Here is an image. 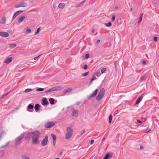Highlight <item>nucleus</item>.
<instances>
[{"mask_svg": "<svg viewBox=\"0 0 159 159\" xmlns=\"http://www.w3.org/2000/svg\"><path fill=\"white\" fill-rule=\"evenodd\" d=\"M17 13L19 14L21 13H22L23 12V11H17Z\"/></svg>", "mask_w": 159, "mask_h": 159, "instance_id": "8fccbe9b", "label": "nucleus"}, {"mask_svg": "<svg viewBox=\"0 0 159 159\" xmlns=\"http://www.w3.org/2000/svg\"><path fill=\"white\" fill-rule=\"evenodd\" d=\"M96 79V78L95 76H93L92 78L91 79V82H92L94 80Z\"/></svg>", "mask_w": 159, "mask_h": 159, "instance_id": "c03bdc74", "label": "nucleus"}, {"mask_svg": "<svg viewBox=\"0 0 159 159\" xmlns=\"http://www.w3.org/2000/svg\"><path fill=\"white\" fill-rule=\"evenodd\" d=\"M105 139V138H103L102 139V142H103L104 141Z\"/></svg>", "mask_w": 159, "mask_h": 159, "instance_id": "0e129e2a", "label": "nucleus"}, {"mask_svg": "<svg viewBox=\"0 0 159 159\" xmlns=\"http://www.w3.org/2000/svg\"><path fill=\"white\" fill-rule=\"evenodd\" d=\"M0 35L3 37H6L8 36L9 34L7 32H0Z\"/></svg>", "mask_w": 159, "mask_h": 159, "instance_id": "f8f14e48", "label": "nucleus"}, {"mask_svg": "<svg viewBox=\"0 0 159 159\" xmlns=\"http://www.w3.org/2000/svg\"><path fill=\"white\" fill-rule=\"evenodd\" d=\"M105 93V91L104 89H101L98 95L96 97V99L98 101H99L101 100L104 96Z\"/></svg>", "mask_w": 159, "mask_h": 159, "instance_id": "f03ea898", "label": "nucleus"}, {"mask_svg": "<svg viewBox=\"0 0 159 159\" xmlns=\"http://www.w3.org/2000/svg\"><path fill=\"white\" fill-rule=\"evenodd\" d=\"M98 90L96 89L93 91L87 97V99L89 100L91 99L92 98L95 97L97 94Z\"/></svg>", "mask_w": 159, "mask_h": 159, "instance_id": "39448f33", "label": "nucleus"}, {"mask_svg": "<svg viewBox=\"0 0 159 159\" xmlns=\"http://www.w3.org/2000/svg\"><path fill=\"white\" fill-rule=\"evenodd\" d=\"M78 115V111H77L74 109V108H73V111L72 113V115L74 116H76Z\"/></svg>", "mask_w": 159, "mask_h": 159, "instance_id": "dca6fc26", "label": "nucleus"}, {"mask_svg": "<svg viewBox=\"0 0 159 159\" xmlns=\"http://www.w3.org/2000/svg\"><path fill=\"white\" fill-rule=\"evenodd\" d=\"M16 46V45L15 43H10L9 44V46L10 48H13Z\"/></svg>", "mask_w": 159, "mask_h": 159, "instance_id": "393cba45", "label": "nucleus"}, {"mask_svg": "<svg viewBox=\"0 0 159 159\" xmlns=\"http://www.w3.org/2000/svg\"><path fill=\"white\" fill-rule=\"evenodd\" d=\"M92 83V82H91V81L90 82V83L89 84V85H90Z\"/></svg>", "mask_w": 159, "mask_h": 159, "instance_id": "338daca9", "label": "nucleus"}, {"mask_svg": "<svg viewBox=\"0 0 159 159\" xmlns=\"http://www.w3.org/2000/svg\"><path fill=\"white\" fill-rule=\"evenodd\" d=\"M88 66L87 65L85 64L84 66L83 67V68L85 70L86 69L88 68Z\"/></svg>", "mask_w": 159, "mask_h": 159, "instance_id": "a18cd8bd", "label": "nucleus"}, {"mask_svg": "<svg viewBox=\"0 0 159 159\" xmlns=\"http://www.w3.org/2000/svg\"><path fill=\"white\" fill-rule=\"evenodd\" d=\"M112 119V114H111L109 115V123H111V120Z\"/></svg>", "mask_w": 159, "mask_h": 159, "instance_id": "bb28decb", "label": "nucleus"}, {"mask_svg": "<svg viewBox=\"0 0 159 159\" xmlns=\"http://www.w3.org/2000/svg\"><path fill=\"white\" fill-rule=\"evenodd\" d=\"M72 91V89L70 88H67V89L66 90H65L64 91V94H66L67 93H70Z\"/></svg>", "mask_w": 159, "mask_h": 159, "instance_id": "6ab92c4d", "label": "nucleus"}, {"mask_svg": "<svg viewBox=\"0 0 159 159\" xmlns=\"http://www.w3.org/2000/svg\"><path fill=\"white\" fill-rule=\"evenodd\" d=\"M6 21V18L5 17H3L2 18L1 22V23L2 24H4L5 23Z\"/></svg>", "mask_w": 159, "mask_h": 159, "instance_id": "b1692460", "label": "nucleus"}, {"mask_svg": "<svg viewBox=\"0 0 159 159\" xmlns=\"http://www.w3.org/2000/svg\"><path fill=\"white\" fill-rule=\"evenodd\" d=\"M52 91H53V90L52 88L47 91H45V93H47L49 92H52Z\"/></svg>", "mask_w": 159, "mask_h": 159, "instance_id": "4c0bfd02", "label": "nucleus"}, {"mask_svg": "<svg viewBox=\"0 0 159 159\" xmlns=\"http://www.w3.org/2000/svg\"><path fill=\"white\" fill-rule=\"evenodd\" d=\"M42 104L43 106H46L49 103L47 99L46 98H43L42 100Z\"/></svg>", "mask_w": 159, "mask_h": 159, "instance_id": "9d476101", "label": "nucleus"}, {"mask_svg": "<svg viewBox=\"0 0 159 159\" xmlns=\"http://www.w3.org/2000/svg\"><path fill=\"white\" fill-rule=\"evenodd\" d=\"M146 61L145 60H143L142 61V63L143 64H145L146 63Z\"/></svg>", "mask_w": 159, "mask_h": 159, "instance_id": "864d4df0", "label": "nucleus"}, {"mask_svg": "<svg viewBox=\"0 0 159 159\" xmlns=\"http://www.w3.org/2000/svg\"><path fill=\"white\" fill-rule=\"evenodd\" d=\"M19 15V14L17 13V12L16 11L15 12L13 16V17H12V19H14V18H16L17 16H18Z\"/></svg>", "mask_w": 159, "mask_h": 159, "instance_id": "cd10ccee", "label": "nucleus"}, {"mask_svg": "<svg viewBox=\"0 0 159 159\" xmlns=\"http://www.w3.org/2000/svg\"><path fill=\"white\" fill-rule=\"evenodd\" d=\"M85 2V0L83 1L80 3L77 4L76 6V7H81L83 6L84 3Z\"/></svg>", "mask_w": 159, "mask_h": 159, "instance_id": "aec40b11", "label": "nucleus"}, {"mask_svg": "<svg viewBox=\"0 0 159 159\" xmlns=\"http://www.w3.org/2000/svg\"><path fill=\"white\" fill-rule=\"evenodd\" d=\"M44 90L43 88H39L37 89L36 90V91H43Z\"/></svg>", "mask_w": 159, "mask_h": 159, "instance_id": "c9c22d12", "label": "nucleus"}, {"mask_svg": "<svg viewBox=\"0 0 159 159\" xmlns=\"http://www.w3.org/2000/svg\"><path fill=\"white\" fill-rule=\"evenodd\" d=\"M100 42V40H97V41H96V44H98Z\"/></svg>", "mask_w": 159, "mask_h": 159, "instance_id": "bf43d9fd", "label": "nucleus"}, {"mask_svg": "<svg viewBox=\"0 0 159 159\" xmlns=\"http://www.w3.org/2000/svg\"><path fill=\"white\" fill-rule=\"evenodd\" d=\"M26 17V16H23L20 17L18 20V23H20L22 22Z\"/></svg>", "mask_w": 159, "mask_h": 159, "instance_id": "ddd939ff", "label": "nucleus"}, {"mask_svg": "<svg viewBox=\"0 0 159 159\" xmlns=\"http://www.w3.org/2000/svg\"><path fill=\"white\" fill-rule=\"evenodd\" d=\"M137 122L139 123H142V122L140 120H137Z\"/></svg>", "mask_w": 159, "mask_h": 159, "instance_id": "680f3d73", "label": "nucleus"}, {"mask_svg": "<svg viewBox=\"0 0 159 159\" xmlns=\"http://www.w3.org/2000/svg\"><path fill=\"white\" fill-rule=\"evenodd\" d=\"M106 25L108 27H110L111 25V23L110 22H109L108 23H106Z\"/></svg>", "mask_w": 159, "mask_h": 159, "instance_id": "58836bf2", "label": "nucleus"}, {"mask_svg": "<svg viewBox=\"0 0 159 159\" xmlns=\"http://www.w3.org/2000/svg\"><path fill=\"white\" fill-rule=\"evenodd\" d=\"M90 54L89 53H87L85 55V57L86 59L88 58L89 57Z\"/></svg>", "mask_w": 159, "mask_h": 159, "instance_id": "79ce46f5", "label": "nucleus"}, {"mask_svg": "<svg viewBox=\"0 0 159 159\" xmlns=\"http://www.w3.org/2000/svg\"><path fill=\"white\" fill-rule=\"evenodd\" d=\"M13 60V57H11L5 59L4 62L7 64H8L11 62Z\"/></svg>", "mask_w": 159, "mask_h": 159, "instance_id": "9b49d317", "label": "nucleus"}, {"mask_svg": "<svg viewBox=\"0 0 159 159\" xmlns=\"http://www.w3.org/2000/svg\"><path fill=\"white\" fill-rule=\"evenodd\" d=\"M32 90V89H26L25 91V93H27V92H30Z\"/></svg>", "mask_w": 159, "mask_h": 159, "instance_id": "e433bc0d", "label": "nucleus"}, {"mask_svg": "<svg viewBox=\"0 0 159 159\" xmlns=\"http://www.w3.org/2000/svg\"><path fill=\"white\" fill-rule=\"evenodd\" d=\"M31 134H32L34 136V137L39 138L40 137V135L41 134L40 133L38 130H36L34 132H31Z\"/></svg>", "mask_w": 159, "mask_h": 159, "instance_id": "6e6552de", "label": "nucleus"}, {"mask_svg": "<svg viewBox=\"0 0 159 159\" xmlns=\"http://www.w3.org/2000/svg\"><path fill=\"white\" fill-rule=\"evenodd\" d=\"M31 30L30 29H28L26 30V32L28 33H30L31 32Z\"/></svg>", "mask_w": 159, "mask_h": 159, "instance_id": "49530a36", "label": "nucleus"}, {"mask_svg": "<svg viewBox=\"0 0 159 159\" xmlns=\"http://www.w3.org/2000/svg\"><path fill=\"white\" fill-rule=\"evenodd\" d=\"M40 105L39 104H37L35 105L34 109L36 111H38L40 110Z\"/></svg>", "mask_w": 159, "mask_h": 159, "instance_id": "f3484780", "label": "nucleus"}, {"mask_svg": "<svg viewBox=\"0 0 159 159\" xmlns=\"http://www.w3.org/2000/svg\"><path fill=\"white\" fill-rule=\"evenodd\" d=\"M34 106L33 105H32L31 104H30L28 106L27 108L29 109H33L34 108Z\"/></svg>", "mask_w": 159, "mask_h": 159, "instance_id": "a878e982", "label": "nucleus"}, {"mask_svg": "<svg viewBox=\"0 0 159 159\" xmlns=\"http://www.w3.org/2000/svg\"><path fill=\"white\" fill-rule=\"evenodd\" d=\"M55 123L52 121L48 122L44 125L45 127L46 128H50L53 126Z\"/></svg>", "mask_w": 159, "mask_h": 159, "instance_id": "423d86ee", "label": "nucleus"}, {"mask_svg": "<svg viewBox=\"0 0 159 159\" xmlns=\"http://www.w3.org/2000/svg\"><path fill=\"white\" fill-rule=\"evenodd\" d=\"M112 157V155L110 154L109 153H107L106 154L104 157H103V159H109Z\"/></svg>", "mask_w": 159, "mask_h": 159, "instance_id": "2eb2a0df", "label": "nucleus"}, {"mask_svg": "<svg viewBox=\"0 0 159 159\" xmlns=\"http://www.w3.org/2000/svg\"><path fill=\"white\" fill-rule=\"evenodd\" d=\"M9 142H8L5 145L2 146L0 147V148H3L5 147H6L7 146H8V145L9 144Z\"/></svg>", "mask_w": 159, "mask_h": 159, "instance_id": "7c9ffc66", "label": "nucleus"}, {"mask_svg": "<svg viewBox=\"0 0 159 159\" xmlns=\"http://www.w3.org/2000/svg\"><path fill=\"white\" fill-rule=\"evenodd\" d=\"M114 62H115L114 65H115V67H116V61H115Z\"/></svg>", "mask_w": 159, "mask_h": 159, "instance_id": "69168bd1", "label": "nucleus"}, {"mask_svg": "<svg viewBox=\"0 0 159 159\" xmlns=\"http://www.w3.org/2000/svg\"><path fill=\"white\" fill-rule=\"evenodd\" d=\"M40 27H39L37 29V30L35 33V34H37L39 32L40 30Z\"/></svg>", "mask_w": 159, "mask_h": 159, "instance_id": "ea45409f", "label": "nucleus"}, {"mask_svg": "<svg viewBox=\"0 0 159 159\" xmlns=\"http://www.w3.org/2000/svg\"><path fill=\"white\" fill-rule=\"evenodd\" d=\"M22 139H23L20 135L16 137L15 140V146H17L20 144L22 142L21 140Z\"/></svg>", "mask_w": 159, "mask_h": 159, "instance_id": "20e7f679", "label": "nucleus"}, {"mask_svg": "<svg viewBox=\"0 0 159 159\" xmlns=\"http://www.w3.org/2000/svg\"><path fill=\"white\" fill-rule=\"evenodd\" d=\"M94 142V140L92 139L90 141V144H93Z\"/></svg>", "mask_w": 159, "mask_h": 159, "instance_id": "09e8293b", "label": "nucleus"}, {"mask_svg": "<svg viewBox=\"0 0 159 159\" xmlns=\"http://www.w3.org/2000/svg\"><path fill=\"white\" fill-rule=\"evenodd\" d=\"M65 6V4L64 3H61L59 4L58 7L60 8H63Z\"/></svg>", "mask_w": 159, "mask_h": 159, "instance_id": "4be33fe9", "label": "nucleus"}, {"mask_svg": "<svg viewBox=\"0 0 159 159\" xmlns=\"http://www.w3.org/2000/svg\"><path fill=\"white\" fill-rule=\"evenodd\" d=\"M50 103L52 105H53L54 104V99L53 98H50L49 99Z\"/></svg>", "mask_w": 159, "mask_h": 159, "instance_id": "5701e85b", "label": "nucleus"}, {"mask_svg": "<svg viewBox=\"0 0 159 159\" xmlns=\"http://www.w3.org/2000/svg\"><path fill=\"white\" fill-rule=\"evenodd\" d=\"M95 31V30L94 29H93L92 30V33H93Z\"/></svg>", "mask_w": 159, "mask_h": 159, "instance_id": "e2e57ef3", "label": "nucleus"}, {"mask_svg": "<svg viewBox=\"0 0 159 159\" xmlns=\"http://www.w3.org/2000/svg\"><path fill=\"white\" fill-rule=\"evenodd\" d=\"M151 130V129L150 128L148 129V131L146 132V133H148Z\"/></svg>", "mask_w": 159, "mask_h": 159, "instance_id": "4d7b16f0", "label": "nucleus"}, {"mask_svg": "<svg viewBox=\"0 0 159 159\" xmlns=\"http://www.w3.org/2000/svg\"><path fill=\"white\" fill-rule=\"evenodd\" d=\"M48 135H46L41 142V145L43 146L46 145L48 143Z\"/></svg>", "mask_w": 159, "mask_h": 159, "instance_id": "0eeeda50", "label": "nucleus"}, {"mask_svg": "<svg viewBox=\"0 0 159 159\" xmlns=\"http://www.w3.org/2000/svg\"><path fill=\"white\" fill-rule=\"evenodd\" d=\"M51 136L52 138V141H56V136L53 134H52Z\"/></svg>", "mask_w": 159, "mask_h": 159, "instance_id": "c85d7f7f", "label": "nucleus"}, {"mask_svg": "<svg viewBox=\"0 0 159 159\" xmlns=\"http://www.w3.org/2000/svg\"><path fill=\"white\" fill-rule=\"evenodd\" d=\"M20 7H25L27 6V4L24 2H21L20 3Z\"/></svg>", "mask_w": 159, "mask_h": 159, "instance_id": "412c9836", "label": "nucleus"}, {"mask_svg": "<svg viewBox=\"0 0 159 159\" xmlns=\"http://www.w3.org/2000/svg\"><path fill=\"white\" fill-rule=\"evenodd\" d=\"M39 138L33 137L32 138V143L33 144H39L40 142L39 141Z\"/></svg>", "mask_w": 159, "mask_h": 159, "instance_id": "1a4fd4ad", "label": "nucleus"}, {"mask_svg": "<svg viewBox=\"0 0 159 159\" xmlns=\"http://www.w3.org/2000/svg\"><path fill=\"white\" fill-rule=\"evenodd\" d=\"M106 70H107V69L106 68H103L101 70V72L102 74H103V73H104Z\"/></svg>", "mask_w": 159, "mask_h": 159, "instance_id": "72a5a7b5", "label": "nucleus"}, {"mask_svg": "<svg viewBox=\"0 0 159 159\" xmlns=\"http://www.w3.org/2000/svg\"><path fill=\"white\" fill-rule=\"evenodd\" d=\"M143 13H141V14L140 16V17H139V21L138 22V23H140L142 19V17H143Z\"/></svg>", "mask_w": 159, "mask_h": 159, "instance_id": "c756f323", "label": "nucleus"}, {"mask_svg": "<svg viewBox=\"0 0 159 159\" xmlns=\"http://www.w3.org/2000/svg\"><path fill=\"white\" fill-rule=\"evenodd\" d=\"M31 134V132L27 131L24 132L22 134H21L20 136L22 137V139H26L30 138Z\"/></svg>", "mask_w": 159, "mask_h": 159, "instance_id": "7ed1b4c3", "label": "nucleus"}, {"mask_svg": "<svg viewBox=\"0 0 159 159\" xmlns=\"http://www.w3.org/2000/svg\"><path fill=\"white\" fill-rule=\"evenodd\" d=\"M21 157L22 159H30L29 157H27L25 155H22Z\"/></svg>", "mask_w": 159, "mask_h": 159, "instance_id": "473e14b6", "label": "nucleus"}, {"mask_svg": "<svg viewBox=\"0 0 159 159\" xmlns=\"http://www.w3.org/2000/svg\"><path fill=\"white\" fill-rule=\"evenodd\" d=\"M145 78V77L144 76H143V77H141V78H140V80L141 81H143L144 78Z\"/></svg>", "mask_w": 159, "mask_h": 159, "instance_id": "3c124183", "label": "nucleus"}, {"mask_svg": "<svg viewBox=\"0 0 159 159\" xmlns=\"http://www.w3.org/2000/svg\"><path fill=\"white\" fill-rule=\"evenodd\" d=\"M40 55H38V56L36 57H35L34 58V60H36L38 59V58L40 56Z\"/></svg>", "mask_w": 159, "mask_h": 159, "instance_id": "de8ad7c7", "label": "nucleus"}, {"mask_svg": "<svg viewBox=\"0 0 159 159\" xmlns=\"http://www.w3.org/2000/svg\"><path fill=\"white\" fill-rule=\"evenodd\" d=\"M8 94V93H6L3 95L1 97V99H3Z\"/></svg>", "mask_w": 159, "mask_h": 159, "instance_id": "a19ab883", "label": "nucleus"}, {"mask_svg": "<svg viewBox=\"0 0 159 159\" xmlns=\"http://www.w3.org/2000/svg\"><path fill=\"white\" fill-rule=\"evenodd\" d=\"M157 37L156 36H155L153 38V40H157Z\"/></svg>", "mask_w": 159, "mask_h": 159, "instance_id": "6e6d98bb", "label": "nucleus"}, {"mask_svg": "<svg viewBox=\"0 0 159 159\" xmlns=\"http://www.w3.org/2000/svg\"><path fill=\"white\" fill-rule=\"evenodd\" d=\"M115 8H116V9H117L118 8V7H115Z\"/></svg>", "mask_w": 159, "mask_h": 159, "instance_id": "774afa93", "label": "nucleus"}, {"mask_svg": "<svg viewBox=\"0 0 159 159\" xmlns=\"http://www.w3.org/2000/svg\"><path fill=\"white\" fill-rule=\"evenodd\" d=\"M115 18H116V17H115V16L113 15L112 16V18H111V21H114L115 19Z\"/></svg>", "mask_w": 159, "mask_h": 159, "instance_id": "37998d69", "label": "nucleus"}, {"mask_svg": "<svg viewBox=\"0 0 159 159\" xmlns=\"http://www.w3.org/2000/svg\"><path fill=\"white\" fill-rule=\"evenodd\" d=\"M143 98V96H140L136 101L135 103L136 104H138L140 102Z\"/></svg>", "mask_w": 159, "mask_h": 159, "instance_id": "a211bd4d", "label": "nucleus"}, {"mask_svg": "<svg viewBox=\"0 0 159 159\" xmlns=\"http://www.w3.org/2000/svg\"><path fill=\"white\" fill-rule=\"evenodd\" d=\"M101 75V73L99 71L96 72L95 74H94L93 75H96L98 77H99Z\"/></svg>", "mask_w": 159, "mask_h": 159, "instance_id": "2f4dec72", "label": "nucleus"}, {"mask_svg": "<svg viewBox=\"0 0 159 159\" xmlns=\"http://www.w3.org/2000/svg\"><path fill=\"white\" fill-rule=\"evenodd\" d=\"M20 7V4L18 5H16V6H15V7L16 8H18V7Z\"/></svg>", "mask_w": 159, "mask_h": 159, "instance_id": "603ef678", "label": "nucleus"}, {"mask_svg": "<svg viewBox=\"0 0 159 159\" xmlns=\"http://www.w3.org/2000/svg\"><path fill=\"white\" fill-rule=\"evenodd\" d=\"M52 88L53 91H58L61 90L62 89V87L61 86H57Z\"/></svg>", "mask_w": 159, "mask_h": 159, "instance_id": "4468645a", "label": "nucleus"}, {"mask_svg": "<svg viewBox=\"0 0 159 159\" xmlns=\"http://www.w3.org/2000/svg\"><path fill=\"white\" fill-rule=\"evenodd\" d=\"M140 148L141 149H143V146H141Z\"/></svg>", "mask_w": 159, "mask_h": 159, "instance_id": "052dcab7", "label": "nucleus"}, {"mask_svg": "<svg viewBox=\"0 0 159 159\" xmlns=\"http://www.w3.org/2000/svg\"><path fill=\"white\" fill-rule=\"evenodd\" d=\"M85 129H84L83 131L80 133V135H82L84 133V132H85Z\"/></svg>", "mask_w": 159, "mask_h": 159, "instance_id": "5fc2aeb1", "label": "nucleus"}, {"mask_svg": "<svg viewBox=\"0 0 159 159\" xmlns=\"http://www.w3.org/2000/svg\"><path fill=\"white\" fill-rule=\"evenodd\" d=\"M56 141H52V143H53V146H54L55 145Z\"/></svg>", "mask_w": 159, "mask_h": 159, "instance_id": "13d9d810", "label": "nucleus"}, {"mask_svg": "<svg viewBox=\"0 0 159 159\" xmlns=\"http://www.w3.org/2000/svg\"><path fill=\"white\" fill-rule=\"evenodd\" d=\"M66 130L67 133L66 135L65 139H68L72 136L73 130L71 127H67Z\"/></svg>", "mask_w": 159, "mask_h": 159, "instance_id": "f257e3e1", "label": "nucleus"}, {"mask_svg": "<svg viewBox=\"0 0 159 159\" xmlns=\"http://www.w3.org/2000/svg\"><path fill=\"white\" fill-rule=\"evenodd\" d=\"M89 73V71H87V72L83 73L82 74V75L83 76H86Z\"/></svg>", "mask_w": 159, "mask_h": 159, "instance_id": "f704fd0d", "label": "nucleus"}]
</instances>
